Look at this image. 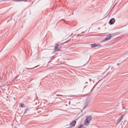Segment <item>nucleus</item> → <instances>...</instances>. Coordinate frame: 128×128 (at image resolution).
Listing matches in <instances>:
<instances>
[{
    "instance_id": "3",
    "label": "nucleus",
    "mask_w": 128,
    "mask_h": 128,
    "mask_svg": "<svg viewBox=\"0 0 128 128\" xmlns=\"http://www.w3.org/2000/svg\"><path fill=\"white\" fill-rule=\"evenodd\" d=\"M90 98H87L84 102V106L86 108L90 104Z\"/></svg>"
},
{
    "instance_id": "5",
    "label": "nucleus",
    "mask_w": 128,
    "mask_h": 128,
    "mask_svg": "<svg viewBox=\"0 0 128 128\" xmlns=\"http://www.w3.org/2000/svg\"><path fill=\"white\" fill-rule=\"evenodd\" d=\"M114 22H116V20L114 18H112L110 20L109 24H114Z\"/></svg>"
},
{
    "instance_id": "11",
    "label": "nucleus",
    "mask_w": 128,
    "mask_h": 128,
    "mask_svg": "<svg viewBox=\"0 0 128 128\" xmlns=\"http://www.w3.org/2000/svg\"><path fill=\"white\" fill-rule=\"evenodd\" d=\"M82 126H83L81 124L78 127V128H82Z\"/></svg>"
},
{
    "instance_id": "12",
    "label": "nucleus",
    "mask_w": 128,
    "mask_h": 128,
    "mask_svg": "<svg viewBox=\"0 0 128 128\" xmlns=\"http://www.w3.org/2000/svg\"><path fill=\"white\" fill-rule=\"evenodd\" d=\"M56 96H62V95H60V94H57Z\"/></svg>"
},
{
    "instance_id": "1",
    "label": "nucleus",
    "mask_w": 128,
    "mask_h": 128,
    "mask_svg": "<svg viewBox=\"0 0 128 128\" xmlns=\"http://www.w3.org/2000/svg\"><path fill=\"white\" fill-rule=\"evenodd\" d=\"M90 120H92V116H88L85 120V124L86 126H88L90 122Z\"/></svg>"
},
{
    "instance_id": "9",
    "label": "nucleus",
    "mask_w": 128,
    "mask_h": 128,
    "mask_svg": "<svg viewBox=\"0 0 128 128\" xmlns=\"http://www.w3.org/2000/svg\"><path fill=\"white\" fill-rule=\"evenodd\" d=\"M20 108H24V104H20Z\"/></svg>"
},
{
    "instance_id": "13",
    "label": "nucleus",
    "mask_w": 128,
    "mask_h": 128,
    "mask_svg": "<svg viewBox=\"0 0 128 128\" xmlns=\"http://www.w3.org/2000/svg\"><path fill=\"white\" fill-rule=\"evenodd\" d=\"M32 68H28V70H32Z\"/></svg>"
},
{
    "instance_id": "4",
    "label": "nucleus",
    "mask_w": 128,
    "mask_h": 128,
    "mask_svg": "<svg viewBox=\"0 0 128 128\" xmlns=\"http://www.w3.org/2000/svg\"><path fill=\"white\" fill-rule=\"evenodd\" d=\"M76 120H74L72 121L70 124V128H74V126H76Z\"/></svg>"
},
{
    "instance_id": "14",
    "label": "nucleus",
    "mask_w": 128,
    "mask_h": 128,
    "mask_svg": "<svg viewBox=\"0 0 128 128\" xmlns=\"http://www.w3.org/2000/svg\"><path fill=\"white\" fill-rule=\"evenodd\" d=\"M36 68V67H34V68Z\"/></svg>"
},
{
    "instance_id": "10",
    "label": "nucleus",
    "mask_w": 128,
    "mask_h": 128,
    "mask_svg": "<svg viewBox=\"0 0 128 128\" xmlns=\"http://www.w3.org/2000/svg\"><path fill=\"white\" fill-rule=\"evenodd\" d=\"M128 124V122H126V121H124V123H123V124Z\"/></svg>"
},
{
    "instance_id": "6",
    "label": "nucleus",
    "mask_w": 128,
    "mask_h": 128,
    "mask_svg": "<svg viewBox=\"0 0 128 128\" xmlns=\"http://www.w3.org/2000/svg\"><path fill=\"white\" fill-rule=\"evenodd\" d=\"M92 48H96L98 46H100V44H92Z\"/></svg>"
},
{
    "instance_id": "8",
    "label": "nucleus",
    "mask_w": 128,
    "mask_h": 128,
    "mask_svg": "<svg viewBox=\"0 0 128 128\" xmlns=\"http://www.w3.org/2000/svg\"><path fill=\"white\" fill-rule=\"evenodd\" d=\"M60 50H58V44H56L54 46V51L55 52H58Z\"/></svg>"
},
{
    "instance_id": "2",
    "label": "nucleus",
    "mask_w": 128,
    "mask_h": 128,
    "mask_svg": "<svg viewBox=\"0 0 128 128\" xmlns=\"http://www.w3.org/2000/svg\"><path fill=\"white\" fill-rule=\"evenodd\" d=\"M112 35L111 34H108L102 40V42H108V40H110L112 39Z\"/></svg>"
},
{
    "instance_id": "7",
    "label": "nucleus",
    "mask_w": 128,
    "mask_h": 128,
    "mask_svg": "<svg viewBox=\"0 0 128 128\" xmlns=\"http://www.w3.org/2000/svg\"><path fill=\"white\" fill-rule=\"evenodd\" d=\"M122 118H124V116H121V117L118 120L117 124H118L122 120Z\"/></svg>"
}]
</instances>
